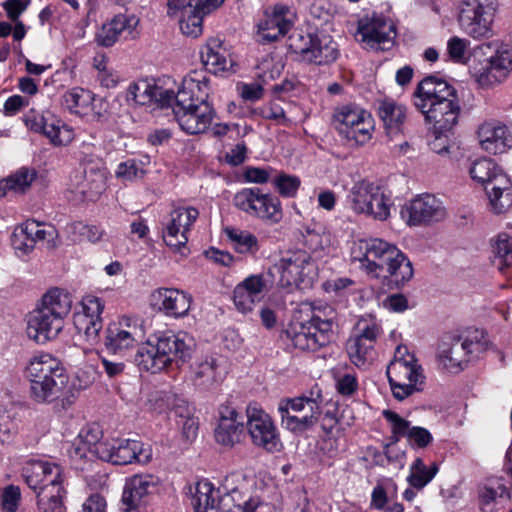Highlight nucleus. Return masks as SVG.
Listing matches in <instances>:
<instances>
[{
  "label": "nucleus",
  "instance_id": "53",
  "mask_svg": "<svg viewBox=\"0 0 512 512\" xmlns=\"http://www.w3.org/2000/svg\"><path fill=\"white\" fill-rule=\"evenodd\" d=\"M274 189L284 198H294L297 195L301 180L296 175L279 173L272 178Z\"/></svg>",
  "mask_w": 512,
  "mask_h": 512
},
{
  "label": "nucleus",
  "instance_id": "19",
  "mask_svg": "<svg viewBox=\"0 0 512 512\" xmlns=\"http://www.w3.org/2000/svg\"><path fill=\"white\" fill-rule=\"evenodd\" d=\"M401 216L409 226H419L443 220L446 210L434 195L424 194L405 204L401 210Z\"/></svg>",
  "mask_w": 512,
  "mask_h": 512
},
{
  "label": "nucleus",
  "instance_id": "5",
  "mask_svg": "<svg viewBox=\"0 0 512 512\" xmlns=\"http://www.w3.org/2000/svg\"><path fill=\"white\" fill-rule=\"evenodd\" d=\"M25 372L30 382L31 397L39 403L56 399L68 382L62 362L46 352L33 355L28 361Z\"/></svg>",
  "mask_w": 512,
  "mask_h": 512
},
{
  "label": "nucleus",
  "instance_id": "24",
  "mask_svg": "<svg viewBox=\"0 0 512 512\" xmlns=\"http://www.w3.org/2000/svg\"><path fill=\"white\" fill-rule=\"evenodd\" d=\"M139 18L134 14H117L104 23L96 34V42L111 47L120 39L135 38L138 34Z\"/></svg>",
  "mask_w": 512,
  "mask_h": 512
},
{
  "label": "nucleus",
  "instance_id": "62",
  "mask_svg": "<svg viewBox=\"0 0 512 512\" xmlns=\"http://www.w3.org/2000/svg\"><path fill=\"white\" fill-rule=\"evenodd\" d=\"M470 42L465 38L453 36L447 41V53L455 63H466V51Z\"/></svg>",
  "mask_w": 512,
  "mask_h": 512
},
{
  "label": "nucleus",
  "instance_id": "13",
  "mask_svg": "<svg viewBox=\"0 0 512 512\" xmlns=\"http://www.w3.org/2000/svg\"><path fill=\"white\" fill-rule=\"evenodd\" d=\"M497 11L496 0H463L459 5L460 30L474 40L493 36V23Z\"/></svg>",
  "mask_w": 512,
  "mask_h": 512
},
{
  "label": "nucleus",
  "instance_id": "45",
  "mask_svg": "<svg viewBox=\"0 0 512 512\" xmlns=\"http://www.w3.org/2000/svg\"><path fill=\"white\" fill-rule=\"evenodd\" d=\"M375 345L351 335L346 342L349 360L358 368H364L373 361Z\"/></svg>",
  "mask_w": 512,
  "mask_h": 512
},
{
  "label": "nucleus",
  "instance_id": "63",
  "mask_svg": "<svg viewBox=\"0 0 512 512\" xmlns=\"http://www.w3.org/2000/svg\"><path fill=\"white\" fill-rule=\"evenodd\" d=\"M259 115L267 120L275 121L277 124L289 126L290 119L285 115L284 109L276 102H269L259 107Z\"/></svg>",
  "mask_w": 512,
  "mask_h": 512
},
{
  "label": "nucleus",
  "instance_id": "58",
  "mask_svg": "<svg viewBox=\"0 0 512 512\" xmlns=\"http://www.w3.org/2000/svg\"><path fill=\"white\" fill-rule=\"evenodd\" d=\"M174 224L175 227L169 232L170 218L167 220L163 228V240L171 249L178 251L187 244L188 234L180 228V224Z\"/></svg>",
  "mask_w": 512,
  "mask_h": 512
},
{
  "label": "nucleus",
  "instance_id": "3",
  "mask_svg": "<svg viewBox=\"0 0 512 512\" xmlns=\"http://www.w3.org/2000/svg\"><path fill=\"white\" fill-rule=\"evenodd\" d=\"M301 311L307 312V320H294L287 328V337L295 348L316 351L328 345L334 338L336 312L328 305L304 303Z\"/></svg>",
  "mask_w": 512,
  "mask_h": 512
},
{
  "label": "nucleus",
  "instance_id": "51",
  "mask_svg": "<svg viewBox=\"0 0 512 512\" xmlns=\"http://www.w3.org/2000/svg\"><path fill=\"white\" fill-rule=\"evenodd\" d=\"M93 66L97 71L96 79L102 87L112 89L120 83L121 76L109 64V59L106 55H95L93 58Z\"/></svg>",
  "mask_w": 512,
  "mask_h": 512
},
{
  "label": "nucleus",
  "instance_id": "43",
  "mask_svg": "<svg viewBox=\"0 0 512 512\" xmlns=\"http://www.w3.org/2000/svg\"><path fill=\"white\" fill-rule=\"evenodd\" d=\"M107 175L104 169L84 171V180L76 185L78 193L88 200H95L106 189Z\"/></svg>",
  "mask_w": 512,
  "mask_h": 512
},
{
  "label": "nucleus",
  "instance_id": "22",
  "mask_svg": "<svg viewBox=\"0 0 512 512\" xmlns=\"http://www.w3.org/2000/svg\"><path fill=\"white\" fill-rule=\"evenodd\" d=\"M265 274H252L236 285L233 302L241 313L251 312L268 291L269 279Z\"/></svg>",
  "mask_w": 512,
  "mask_h": 512
},
{
  "label": "nucleus",
  "instance_id": "2",
  "mask_svg": "<svg viewBox=\"0 0 512 512\" xmlns=\"http://www.w3.org/2000/svg\"><path fill=\"white\" fill-rule=\"evenodd\" d=\"M357 247L359 255L354 250L353 259L368 276L384 278L396 287H402L412 279V262L397 246L374 238L359 241Z\"/></svg>",
  "mask_w": 512,
  "mask_h": 512
},
{
  "label": "nucleus",
  "instance_id": "14",
  "mask_svg": "<svg viewBox=\"0 0 512 512\" xmlns=\"http://www.w3.org/2000/svg\"><path fill=\"white\" fill-rule=\"evenodd\" d=\"M233 205L246 215L269 224H278L283 218L279 198L270 193H264L257 187L243 188L236 192Z\"/></svg>",
  "mask_w": 512,
  "mask_h": 512
},
{
  "label": "nucleus",
  "instance_id": "25",
  "mask_svg": "<svg viewBox=\"0 0 512 512\" xmlns=\"http://www.w3.org/2000/svg\"><path fill=\"white\" fill-rule=\"evenodd\" d=\"M425 117V122L434 134L444 135L450 132L458 123L460 106L458 98L435 104V106L419 109Z\"/></svg>",
  "mask_w": 512,
  "mask_h": 512
},
{
  "label": "nucleus",
  "instance_id": "48",
  "mask_svg": "<svg viewBox=\"0 0 512 512\" xmlns=\"http://www.w3.org/2000/svg\"><path fill=\"white\" fill-rule=\"evenodd\" d=\"M65 232L74 242L89 241L97 243L105 236V230L99 225H88L81 221L68 223Z\"/></svg>",
  "mask_w": 512,
  "mask_h": 512
},
{
  "label": "nucleus",
  "instance_id": "28",
  "mask_svg": "<svg viewBox=\"0 0 512 512\" xmlns=\"http://www.w3.org/2000/svg\"><path fill=\"white\" fill-rule=\"evenodd\" d=\"M200 60L206 70L215 75L229 71L234 65L231 53L220 37L206 40L200 49Z\"/></svg>",
  "mask_w": 512,
  "mask_h": 512
},
{
  "label": "nucleus",
  "instance_id": "21",
  "mask_svg": "<svg viewBox=\"0 0 512 512\" xmlns=\"http://www.w3.org/2000/svg\"><path fill=\"white\" fill-rule=\"evenodd\" d=\"M81 310L74 315V325L87 341L94 342L102 329L104 301L94 295H86L80 302Z\"/></svg>",
  "mask_w": 512,
  "mask_h": 512
},
{
  "label": "nucleus",
  "instance_id": "30",
  "mask_svg": "<svg viewBox=\"0 0 512 512\" xmlns=\"http://www.w3.org/2000/svg\"><path fill=\"white\" fill-rule=\"evenodd\" d=\"M479 143L491 154H501L512 147V134L508 127L497 121L483 123L478 129Z\"/></svg>",
  "mask_w": 512,
  "mask_h": 512
},
{
  "label": "nucleus",
  "instance_id": "18",
  "mask_svg": "<svg viewBox=\"0 0 512 512\" xmlns=\"http://www.w3.org/2000/svg\"><path fill=\"white\" fill-rule=\"evenodd\" d=\"M145 330L142 321L137 317L122 316L109 324L106 330V347L117 353L133 348L142 340Z\"/></svg>",
  "mask_w": 512,
  "mask_h": 512
},
{
  "label": "nucleus",
  "instance_id": "36",
  "mask_svg": "<svg viewBox=\"0 0 512 512\" xmlns=\"http://www.w3.org/2000/svg\"><path fill=\"white\" fill-rule=\"evenodd\" d=\"M95 95L86 89L74 87L63 95V105L72 114L80 117L99 116L94 112Z\"/></svg>",
  "mask_w": 512,
  "mask_h": 512
},
{
  "label": "nucleus",
  "instance_id": "50",
  "mask_svg": "<svg viewBox=\"0 0 512 512\" xmlns=\"http://www.w3.org/2000/svg\"><path fill=\"white\" fill-rule=\"evenodd\" d=\"M225 234L233 248L241 254H254L258 251V240L255 235L246 230L227 227Z\"/></svg>",
  "mask_w": 512,
  "mask_h": 512
},
{
  "label": "nucleus",
  "instance_id": "6",
  "mask_svg": "<svg viewBox=\"0 0 512 512\" xmlns=\"http://www.w3.org/2000/svg\"><path fill=\"white\" fill-rule=\"evenodd\" d=\"M23 477L27 485L37 493L38 507L41 512H63L62 469L59 465L47 461L33 460L23 468Z\"/></svg>",
  "mask_w": 512,
  "mask_h": 512
},
{
  "label": "nucleus",
  "instance_id": "52",
  "mask_svg": "<svg viewBox=\"0 0 512 512\" xmlns=\"http://www.w3.org/2000/svg\"><path fill=\"white\" fill-rule=\"evenodd\" d=\"M381 334L382 326L380 321L372 315H365L356 322L352 335L376 345L377 339Z\"/></svg>",
  "mask_w": 512,
  "mask_h": 512
},
{
  "label": "nucleus",
  "instance_id": "29",
  "mask_svg": "<svg viewBox=\"0 0 512 512\" xmlns=\"http://www.w3.org/2000/svg\"><path fill=\"white\" fill-rule=\"evenodd\" d=\"M292 13L283 5H275L272 11L266 12L264 19L258 24V35L263 42H272L284 36L292 27Z\"/></svg>",
  "mask_w": 512,
  "mask_h": 512
},
{
  "label": "nucleus",
  "instance_id": "20",
  "mask_svg": "<svg viewBox=\"0 0 512 512\" xmlns=\"http://www.w3.org/2000/svg\"><path fill=\"white\" fill-rule=\"evenodd\" d=\"M247 429L256 446H277L280 443L277 428L271 418L258 404L246 408Z\"/></svg>",
  "mask_w": 512,
  "mask_h": 512
},
{
  "label": "nucleus",
  "instance_id": "9",
  "mask_svg": "<svg viewBox=\"0 0 512 512\" xmlns=\"http://www.w3.org/2000/svg\"><path fill=\"white\" fill-rule=\"evenodd\" d=\"M470 73L482 87L502 82L512 69L511 56L506 52L494 54L492 43L476 45L466 59Z\"/></svg>",
  "mask_w": 512,
  "mask_h": 512
},
{
  "label": "nucleus",
  "instance_id": "39",
  "mask_svg": "<svg viewBox=\"0 0 512 512\" xmlns=\"http://www.w3.org/2000/svg\"><path fill=\"white\" fill-rule=\"evenodd\" d=\"M40 308L50 315L58 318L61 322L69 315L72 308L71 296L61 289L54 288L48 290L42 297L39 304Z\"/></svg>",
  "mask_w": 512,
  "mask_h": 512
},
{
  "label": "nucleus",
  "instance_id": "46",
  "mask_svg": "<svg viewBox=\"0 0 512 512\" xmlns=\"http://www.w3.org/2000/svg\"><path fill=\"white\" fill-rule=\"evenodd\" d=\"M335 389L343 397H354L359 390L358 375L348 366H337L332 370Z\"/></svg>",
  "mask_w": 512,
  "mask_h": 512
},
{
  "label": "nucleus",
  "instance_id": "7",
  "mask_svg": "<svg viewBox=\"0 0 512 512\" xmlns=\"http://www.w3.org/2000/svg\"><path fill=\"white\" fill-rule=\"evenodd\" d=\"M334 128L345 146L360 148L371 141L375 132V120L363 107L349 103L334 108Z\"/></svg>",
  "mask_w": 512,
  "mask_h": 512
},
{
  "label": "nucleus",
  "instance_id": "35",
  "mask_svg": "<svg viewBox=\"0 0 512 512\" xmlns=\"http://www.w3.org/2000/svg\"><path fill=\"white\" fill-rule=\"evenodd\" d=\"M493 263L505 277L506 286L512 287V237L499 233L492 239Z\"/></svg>",
  "mask_w": 512,
  "mask_h": 512
},
{
  "label": "nucleus",
  "instance_id": "40",
  "mask_svg": "<svg viewBox=\"0 0 512 512\" xmlns=\"http://www.w3.org/2000/svg\"><path fill=\"white\" fill-rule=\"evenodd\" d=\"M192 505L195 512H219V490L208 481L198 482L192 497Z\"/></svg>",
  "mask_w": 512,
  "mask_h": 512
},
{
  "label": "nucleus",
  "instance_id": "42",
  "mask_svg": "<svg viewBox=\"0 0 512 512\" xmlns=\"http://www.w3.org/2000/svg\"><path fill=\"white\" fill-rule=\"evenodd\" d=\"M193 379L198 386L210 387L223 379V370L215 357H206L194 365Z\"/></svg>",
  "mask_w": 512,
  "mask_h": 512
},
{
  "label": "nucleus",
  "instance_id": "57",
  "mask_svg": "<svg viewBox=\"0 0 512 512\" xmlns=\"http://www.w3.org/2000/svg\"><path fill=\"white\" fill-rule=\"evenodd\" d=\"M282 425L292 432H303L311 428L319 416L305 414L302 417L291 415V413L279 412Z\"/></svg>",
  "mask_w": 512,
  "mask_h": 512
},
{
  "label": "nucleus",
  "instance_id": "12",
  "mask_svg": "<svg viewBox=\"0 0 512 512\" xmlns=\"http://www.w3.org/2000/svg\"><path fill=\"white\" fill-rule=\"evenodd\" d=\"M346 204L356 215H365L378 221H386L393 207L385 189L368 180H360L352 185L346 196Z\"/></svg>",
  "mask_w": 512,
  "mask_h": 512
},
{
  "label": "nucleus",
  "instance_id": "49",
  "mask_svg": "<svg viewBox=\"0 0 512 512\" xmlns=\"http://www.w3.org/2000/svg\"><path fill=\"white\" fill-rule=\"evenodd\" d=\"M44 135L53 145L66 146L74 140L75 132L71 126L52 115Z\"/></svg>",
  "mask_w": 512,
  "mask_h": 512
},
{
  "label": "nucleus",
  "instance_id": "15",
  "mask_svg": "<svg viewBox=\"0 0 512 512\" xmlns=\"http://www.w3.org/2000/svg\"><path fill=\"white\" fill-rule=\"evenodd\" d=\"M290 47L303 62L315 65H327L338 57V45L330 35L307 34L291 38Z\"/></svg>",
  "mask_w": 512,
  "mask_h": 512
},
{
  "label": "nucleus",
  "instance_id": "1",
  "mask_svg": "<svg viewBox=\"0 0 512 512\" xmlns=\"http://www.w3.org/2000/svg\"><path fill=\"white\" fill-rule=\"evenodd\" d=\"M211 87L202 71H192L184 77L174 97L173 113L180 128L190 135L211 132L222 137L229 131V125L216 122L217 114L208 101Z\"/></svg>",
  "mask_w": 512,
  "mask_h": 512
},
{
  "label": "nucleus",
  "instance_id": "55",
  "mask_svg": "<svg viewBox=\"0 0 512 512\" xmlns=\"http://www.w3.org/2000/svg\"><path fill=\"white\" fill-rule=\"evenodd\" d=\"M244 437L243 423L234 425H217L215 429V440L223 446H234L239 444Z\"/></svg>",
  "mask_w": 512,
  "mask_h": 512
},
{
  "label": "nucleus",
  "instance_id": "33",
  "mask_svg": "<svg viewBox=\"0 0 512 512\" xmlns=\"http://www.w3.org/2000/svg\"><path fill=\"white\" fill-rule=\"evenodd\" d=\"M378 115L389 138L393 139L403 133L407 118V109L404 105L385 99L379 103Z\"/></svg>",
  "mask_w": 512,
  "mask_h": 512
},
{
  "label": "nucleus",
  "instance_id": "38",
  "mask_svg": "<svg viewBox=\"0 0 512 512\" xmlns=\"http://www.w3.org/2000/svg\"><path fill=\"white\" fill-rule=\"evenodd\" d=\"M323 403V396L319 388L313 389L309 396H300L289 399H282L278 406L279 412L290 413L304 412L306 409L309 411L308 415L319 416L321 413V406Z\"/></svg>",
  "mask_w": 512,
  "mask_h": 512
},
{
  "label": "nucleus",
  "instance_id": "41",
  "mask_svg": "<svg viewBox=\"0 0 512 512\" xmlns=\"http://www.w3.org/2000/svg\"><path fill=\"white\" fill-rule=\"evenodd\" d=\"M231 497L235 502L234 507L239 512H280L279 506V493L275 491L272 501H268L265 495L253 496L242 502L236 500L238 496V490L233 488L231 491Z\"/></svg>",
  "mask_w": 512,
  "mask_h": 512
},
{
  "label": "nucleus",
  "instance_id": "32",
  "mask_svg": "<svg viewBox=\"0 0 512 512\" xmlns=\"http://www.w3.org/2000/svg\"><path fill=\"white\" fill-rule=\"evenodd\" d=\"M175 95L173 91L165 90L147 80H139L129 86L127 99L140 105L156 102L165 106L172 105Z\"/></svg>",
  "mask_w": 512,
  "mask_h": 512
},
{
  "label": "nucleus",
  "instance_id": "8",
  "mask_svg": "<svg viewBox=\"0 0 512 512\" xmlns=\"http://www.w3.org/2000/svg\"><path fill=\"white\" fill-rule=\"evenodd\" d=\"M268 275L279 287L293 291L310 288L318 273L311 256L303 250H296L283 255L269 268Z\"/></svg>",
  "mask_w": 512,
  "mask_h": 512
},
{
  "label": "nucleus",
  "instance_id": "11",
  "mask_svg": "<svg viewBox=\"0 0 512 512\" xmlns=\"http://www.w3.org/2000/svg\"><path fill=\"white\" fill-rule=\"evenodd\" d=\"M393 396L404 400L420 390L424 380L423 370L415 355L406 346L399 345L386 371Z\"/></svg>",
  "mask_w": 512,
  "mask_h": 512
},
{
  "label": "nucleus",
  "instance_id": "16",
  "mask_svg": "<svg viewBox=\"0 0 512 512\" xmlns=\"http://www.w3.org/2000/svg\"><path fill=\"white\" fill-rule=\"evenodd\" d=\"M488 343L483 330H469L440 352V362L449 370L462 368V364L468 361L470 355L477 356L484 352L488 348Z\"/></svg>",
  "mask_w": 512,
  "mask_h": 512
},
{
  "label": "nucleus",
  "instance_id": "17",
  "mask_svg": "<svg viewBox=\"0 0 512 512\" xmlns=\"http://www.w3.org/2000/svg\"><path fill=\"white\" fill-rule=\"evenodd\" d=\"M355 38L366 50L388 51L395 45L396 27L381 16L359 21Z\"/></svg>",
  "mask_w": 512,
  "mask_h": 512
},
{
  "label": "nucleus",
  "instance_id": "26",
  "mask_svg": "<svg viewBox=\"0 0 512 512\" xmlns=\"http://www.w3.org/2000/svg\"><path fill=\"white\" fill-rule=\"evenodd\" d=\"M152 301L164 315L181 318L188 314L191 307V296L175 288H159L152 294Z\"/></svg>",
  "mask_w": 512,
  "mask_h": 512
},
{
  "label": "nucleus",
  "instance_id": "31",
  "mask_svg": "<svg viewBox=\"0 0 512 512\" xmlns=\"http://www.w3.org/2000/svg\"><path fill=\"white\" fill-rule=\"evenodd\" d=\"M14 244L17 248L32 249L38 242L53 243L57 231L53 226L27 220L15 229Z\"/></svg>",
  "mask_w": 512,
  "mask_h": 512
},
{
  "label": "nucleus",
  "instance_id": "44",
  "mask_svg": "<svg viewBox=\"0 0 512 512\" xmlns=\"http://www.w3.org/2000/svg\"><path fill=\"white\" fill-rule=\"evenodd\" d=\"M438 465L436 462L430 464L424 463L422 458H416L409 468L407 481L411 487L416 490H422L428 485L438 473Z\"/></svg>",
  "mask_w": 512,
  "mask_h": 512
},
{
  "label": "nucleus",
  "instance_id": "60",
  "mask_svg": "<svg viewBox=\"0 0 512 512\" xmlns=\"http://www.w3.org/2000/svg\"><path fill=\"white\" fill-rule=\"evenodd\" d=\"M506 499H510V490L499 482L496 483L495 486L486 487L481 494V504L483 509L492 502L495 504H502Z\"/></svg>",
  "mask_w": 512,
  "mask_h": 512
},
{
  "label": "nucleus",
  "instance_id": "47",
  "mask_svg": "<svg viewBox=\"0 0 512 512\" xmlns=\"http://www.w3.org/2000/svg\"><path fill=\"white\" fill-rule=\"evenodd\" d=\"M35 177V170L22 167L7 178L0 180V194L3 197L8 191L24 193L31 186Z\"/></svg>",
  "mask_w": 512,
  "mask_h": 512
},
{
  "label": "nucleus",
  "instance_id": "34",
  "mask_svg": "<svg viewBox=\"0 0 512 512\" xmlns=\"http://www.w3.org/2000/svg\"><path fill=\"white\" fill-rule=\"evenodd\" d=\"M154 483L150 476H133L125 485L122 494V503L125 512H139L138 509L149 495Z\"/></svg>",
  "mask_w": 512,
  "mask_h": 512
},
{
  "label": "nucleus",
  "instance_id": "61",
  "mask_svg": "<svg viewBox=\"0 0 512 512\" xmlns=\"http://www.w3.org/2000/svg\"><path fill=\"white\" fill-rule=\"evenodd\" d=\"M115 173L116 177L123 181H133L143 178L145 170L139 162L134 159H129L120 163Z\"/></svg>",
  "mask_w": 512,
  "mask_h": 512
},
{
  "label": "nucleus",
  "instance_id": "64",
  "mask_svg": "<svg viewBox=\"0 0 512 512\" xmlns=\"http://www.w3.org/2000/svg\"><path fill=\"white\" fill-rule=\"evenodd\" d=\"M21 500V491L18 486L8 485L0 495V503L3 512H16Z\"/></svg>",
  "mask_w": 512,
  "mask_h": 512
},
{
  "label": "nucleus",
  "instance_id": "27",
  "mask_svg": "<svg viewBox=\"0 0 512 512\" xmlns=\"http://www.w3.org/2000/svg\"><path fill=\"white\" fill-rule=\"evenodd\" d=\"M64 327V322L37 307L28 317L27 335L38 344L55 339Z\"/></svg>",
  "mask_w": 512,
  "mask_h": 512
},
{
  "label": "nucleus",
  "instance_id": "23",
  "mask_svg": "<svg viewBox=\"0 0 512 512\" xmlns=\"http://www.w3.org/2000/svg\"><path fill=\"white\" fill-rule=\"evenodd\" d=\"M416 108L425 109L435 104L457 98L455 88L443 78L430 75L417 85L414 92Z\"/></svg>",
  "mask_w": 512,
  "mask_h": 512
},
{
  "label": "nucleus",
  "instance_id": "10",
  "mask_svg": "<svg viewBox=\"0 0 512 512\" xmlns=\"http://www.w3.org/2000/svg\"><path fill=\"white\" fill-rule=\"evenodd\" d=\"M469 173L474 181L491 186L490 188L486 187V191L491 208L495 213H504L512 206L511 180L493 159L475 160Z\"/></svg>",
  "mask_w": 512,
  "mask_h": 512
},
{
  "label": "nucleus",
  "instance_id": "56",
  "mask_svg": "<svg viewBox=\"0 0 512 512\" xmlns=\"http://www.w3.org/2000/svg\"><path fill=\"white\" fill-rule=\"evenodd\" d=\"M199 217V211L198 209L194 207H179L174 209L170 213V229L169 232H171L172 228H174L175 224H180V228L183 229L188 235L191 231L192 226L196 222V220Z\"/></svg>",
  "mask_w": 512,
  "mask_h": 512
},
{
  "label": "nucleus",
  "instance_id": "54",
  "mask_svg": "<svg viewBox=\"0 0 512 512\" xmlns=\"http://www.w3.org/2000/svg\"><path fill=\"white\" fill-rule=\"evenodd\" d=\"M203 12L200 8L187 11L180 20V29L183 34L196 38L203 32Z\"/></svg>",
  "mask_w": 512,
  "mask_h": 512
},
{
  "label": "nucleus",
  "instance_id": "4",
  "mask_svg": "<svg viewBox=\"0 0 512 512\" xmlns=\"http://www.w3.org/2000/svg\"><path fill=\"white\" fill-rule=\"evenodd\" d=\"M192 339L186 333H163L156 342L148 341L135 354L134 361L143 371L158 373L175 364L180 366L189 357Z\"/></svg>",
  "mask_w": 512,
  "mask_h": 512
},
{
  "label": "nucleus",
  "instance_id": "37",
  "mask_svg": "<svg viewBox=\"0 0 512 512\" xmlns=\"http://www.w3.org/2000/svg\"><path fill=\"white\" fill-rule=\"evenodd\" d=\"M91 456L113 465L132 463L147 464L152 459V450H88Z\"/></svg>",
  "mask_w": 512,
  "mask_h": 512
},
{
  "label": "nucleus",
  "instance_id": "59",
  "mask_svg": "<svg viewBox=\"0 0 512 512\" xmlns=\"http://www.w3.org/2000/svg\"><path fill=\"white\" fill-rule=\"evenodd\" d=\"M103 436L99 425L92 424L82 428L73 445L76 448H91L96 446Z\"/></svg>",
  "mask_w": 512,
  "mask_h": 512
}]
</instances>
